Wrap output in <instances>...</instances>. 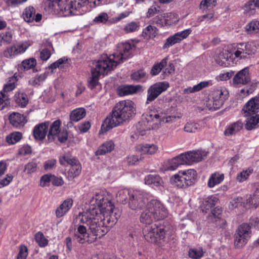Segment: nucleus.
<instances>
[{
	"label": "nucleus",
	"mask_w": 259,
	"mask_h": 259,
	"mask_svg": "<svg viewBox=\"0 0 259 259\" xmlns=\"http://www.w3.org/2000/svg\"><path fill=\"white\" fill-rule=\"evenodd\" d=\"M119 217L110 196L100 191L90 200L89 208L74 218V239L80 244L92 243L104 234V227H112Z\"/></svg>",
	"instance_id": "nucleus-1"
},
{
	"label": "nucleus",
	"mask_w": 259,
	"mask_h": 259,
	"mask_svg": "<svg viewBox=\"0 0 259 259\" xmlns=\"http://www.w3.org/2000/svg\"><path fill=\"white\" fill-rule=\"evenodd\" d=\"M132 46L128 42L118 44L116 52L108 56L104 54L96 61L91 70L92 76L89 81V87L93 90L99 84L101 75H105L114 70L118 64L130 57Z\"/></svg>",
	"instance_id": "nucleus-2"
},
{
	"label": "nucleus",
	"mask_w": 259,
	"mask_h": 259,
	"mask_svg": "<svg viewBox=\"0 0 259 259\" xmlns=\"http://www.w3.org/2000/svg\"><path fill=\"white\" fill-rule=\"evenodd\" d=\"M135 111L133 101L129 100L119 101L113 108L110 115L104 120L100 132L105 133L130 120L135 114Z\"/></svg>",
	"instance_id": "nucleus-3"
},
{
	"label": "nucleus",
	"mask_w": 259,
	"mask_h": 259,
	"mask_svg": "<svg viewBox=\"0 0 259 259\" xmlns=\"http://www.w3.org/2000/svg\"><path fill=\"white\" fill-rule=\"evenodd\" d=\"M168 210L165 206L157 199H151L147 202V221L162 220L167 217Z\"/></svg>",
	"instance_id": "nucleus-4"
},
{
	"label": "nucleus",
	"mask_w": 259,
	"mask_h": 259,
	"mask_svg": "<svg viewBox=\"0 0 259 259\" xmlns=\"http://www.w3.org/2000/svg\"><path fill=\"white\" fill-rule=\"evenodd\" d=\"M129 196V205L133 209L141 208L144 205L143 195L138 190L124 189L118 192V197L120 201L123 202Z\"/></svg>",
	"instance_id": "nucleus-5"
},
{
	"label": "nucleus",
	"mask_w": 259,
	"mask_h": 259,
	"mask_svg": "<svg viewBox=\"0 0 259 259\" xmlns=\"http://www.w3.org/2000/svg\"><path fill=\"white\" fill-rule=\"evenodd\" d=\"M60 164L64 165L66 163L70 165L66 172V176L69 181L72 180L78 176L81 172V166L78 160L70 155H64L59 159Z\"/></svg>",
	"instance_id": "nucleus-6"
},
{
	"label": "nucleus",
	"mask_w": 259,
	"mask_h": 259,
	"mask_svg": "<svg viewBox=\"0 0 259 259\" xmlns=\"http://www.w3.org/2000/svg\"><path fill=\"white\" fill-rule=\"evenodd\" d=\"M251 227L247 224H242L236 230L234 245L237 248L244 246L251 237Z\"/></svg>",
	"instance_id": "nucleus-7"
},
{
	"label": "nucleus",
	"mask_w": 259,
	"mask_h": 259,
	"mask_svg": "<svg viewBox=\"0 0 259 259\" xmlns=\"http://www.w3.org/2000/svg\"><path fill=\"white\" fill-rule=\"evenodd\" d=\"M228 96V91L225 88L219 87L214 89L209 95V99L213 102V109H220Z\"/></svg>",
	"instance_id": "nucleus-8"
},
{
	"label": "nucleus",
	"mask_w": 259,
	"mask_h": 259,
	"mask_svg": "<svg viewBox=\"0 0 259 259\" xmlns=\"http://www.w3.org/2000/svg\"><path fill=\"white\" fill-rule=\"evenodd\" d=\"M206 155L207 153L202 150L189 151L181 154L182 159L184 161V164L187 165H191L193 163L200 161Z\"/></svg>",
	"instance_id": "nucleus-9"
},
{
	"label": "nucleus",
	"mask_w": 259,
	"mask_h": 259,
	"mask_svg": "<svg viewBox=\"0 0 259 259\" xmlns=\"http://www.w3.org/2000/svg\"><path fill=\"white\" fill-rule=\"evenodd\" d=\"M169 87V83L167 81L158 82L153 84L148 90V95L147 100L148 101H154L160 94L165 92Z\"/></svg>",
	"instance_id": "nucleus-10"
},
{
	"label": "nucleus",
	"mask_w": 259,
	"mask_h": 259,
	"mask_svg": "<svg viewBox=\"0 0 259 259\" xmlns=\"http://www.w3.org/2000/svg\"><path fill=\"white\" fill-rule=\"evenodd\" d=\"M191 29H187L168 37L163 46V49L169 48L175 44L180 42L182 40L187 38L191 34Z\"/></svg>",
	"instance_id": "nucleus-11"
},
{
	"label": "nucleus",
	"mask_w": 259,
	"mask_h": 259,
	"mask_svg": "<svg viewBox=\"0 0 259 259\" xmlns=\"http://www.w3.org/2000/svg\"><path fill=\"white\" fill-rule=\"evenodd\" d=\"M259 111V97L251 98L245 103L242 109V112L245 117L257 114Z\"/></svg>",
	"instance_id": "nucleus-12"
},
{
	"label": "nucleus",
	"mask_w": 259,
	"mask_h": 259,
	"mask_svg": "<svg viewBox=\"0 0 259 259\" xmlns=\"http://www.w3.org/2000/svg\"><path fill=\"white\" fill-rule=\"evenodd\" d=\"M233 54L228 50H225L221 52L215 57L216 63L220 66L227 67L233 66Z\"/></svg>",
	"instance_id": "nucleus-13"
},
{
	"label": "nucleus",
	"mask_w": 259,
	"mask_h": 259,
	"mask_svg": "<svg viewBox=\"0 0 259 259\" xmlns=\"http://www.w3.org/2000/svg\"><path fill=\"white\" fill-rule=\"evenodd\" d=\"M250 81L249 69L246 67L241 70L234 76L232 79L234 86L240 87L247 84Z\"/></svg>",
	"instance_id": "nucleus-14"
},
{
	"label": "nucleus",
	"mask_w": 259,
	"mask_h": 259,
	"mask_svg": "<svg viewBox=\"0 0 259 259\" xmlns=\"http://www.w3.org/2000/svg\"><path fill=\"white\" fill-rule=\"evenodd\" d=\"M148 231V235L151 241L155 242L158 239H161L163 238L165 235L163 227H158L155 224H152L150 226H149Z\"/></svg>",
	"instance_id": "nucleus-15"
},
{
	"label": "nucleus",
	"mask_w": 259,
	"mask_h": 259,
	"mask_svg": "<svg viewBox=\"0 0 259 259\" xmlns=\"http://www.w3.org/2000/svg\"><path fill=\"white\" fill-rule=\"evenodd\" d=\"M22 17L24 20L27 22H31L33 21L37 22L40 21L42 18L41 14H36L35 9L32 6H29L26 7L23 11Z\"/></svg>",
	"instance_id": "nucleus-16"
},
{
	"label": "nucleus",
	"mask_w": 259,
	"mask_h": 259,
	"mask_svg": "<svg viewBox=\"0 0 259 259\" xmlns=\"http://www.w3.org/2000/svg\"><path fill=\"white\" fill-rule=\"evenodd\" d=\"M49 122H45L35 125L33 130V136L35 139L43 140L48 132Z\"/></svg>",
	"instance_id": "nucleus-17"
},
{
	"label": "nucleus",
	"mask_w": 259,
	"mask_h": 259,
	"mask_svg": "<svg viewBox=\"0 0 259 259\" xmlns=\"http://www.w3.org/2000/svg\"><path fill=\"white\" fill-rule=\"evenodd\" d=\"M222 212V210L221 208L219 207H215L211 210V214L207 217L208 220L214 222L217 226L221 228L224 227L226 225V221L220 217Z\"/></svg>",
	"instance_id": "nucleus-18"
},
{
	"label": "nucleus",
	"mask_w": 259,
	"mask_h": 259,
	"mask_svg": "<svg viewBox=\"0 0 259 259\" xmlns=\"http://www.w3.org/2000/svg\"><path fill=\"white\" fill-rule=\"evenodd\" d=\"M73 200L72 198H67L57 208L55 214L58 218L63 217L71 209L73 205Z\"/></svg>",
	"instance_id": "nucleus-19"
},
{
	"label": "nucleus",
	"mask_w": 259,
	"mask_h": 259,
	"mask_svg": "<svg viewBox=\"0 0 259 259\" xmlns=\"http://www.w3.org/2000/svg\"><path fill=\"white\" fill-rule=\"evenodd\" d=\"M141 87L139 85H124L120 86L117 90V93L120 96H125L136 93L140 90Z\"/></svg>",
	"instance_id": "nucleus-20"
},
{
	"label": "nucleus",
	"mask_w": 259,
	"mask_h": 259,
	"mask_svg": "<svg viewBox=\"0 0 259 259\" xmlns=\"http://www.w3.org/2000/svg\"><path fill=\"white\" fill-rule=\"evenodd\" d=\"M9 120L11 124L16 127L24 126L27 121L26 117L23 115L17 112L10 114Z\"/></svg>",
	"instance_id": "nucleus-21"
},
{
	"label": "nucleus",
	"mask_w": 259,
	"mask_h": 259,
	"mask_svg": "<svg viewBox=\"0 0 259 259\" xmlns=\"http://www.w3.org/2000/svg\"><path fill=\"white\" fill-rule=\"evenodd\" d=\"M243 127V123L241 120H237L228 125L224 134L226 136H231L238 133Z\"/></svg>",
	"instance_id": "nucleus-22"
},
{
	"label": "nucleus",
	"mask_w": 259,
	"mask_h": 259,
	"mask_svg": "<svg viewBox=\"0 0 259 259\" xmlns=\"http://www.w3.org/2000/svg\"><path fill=\"white\" fill-rule=\"evenodd\" d=\"M61 122L60 120L58 119L54 121L50 125H49L50 130L48 134V139L49 141H53L57 135L61 132Z\"/></svg>",
	"instance_id": "nucleus-23"
},
{
	"label": "nucleus",
	"mask_w": 259,
	"mask_h": 259,
	"mask_svg": "<svg viewBox=\"0 0 259 259\" xmlns=\"http://www.w3.org/2000/svg\"><path fill=\"white\" fill-rule=\"evenodd\" d=\"M180 174H182L184 178L187 187L194 184L197 176V172L194 169L180 170Z\"/></svg>",
	"instance_id": "nucleus-24"
},
{
	"label": "nucleus",
	"mask_w": 259,
	"mask_h": 259,
	"mask_svg": "<svg viewBox=\"0 0 259 259\" xmlns=\"http://www.w3.org/2000/svg\"><path fill=\"white\" fill-rule=\"evenodd\" d=\"M54 10L58 11L61 16H67L74 13L70 1H63Z\"/></svg>",
	"instance_id": "nucleus-25"
},
{
	"label": "nucleus",
	"mask_w": 259,
	"mask_h": 259,
	"mask_svg": "<svg viewBox=\"0 0 259 259\" xmlns=\"http://www.w3.org/2000/svg\"><path fill=\"white\" fill-rule=\"evenodd\" d=\"M182 156L180 155L175 157V158L169 160L165 165L164 169L165 170H175L180 165H184L183 163Z\"/></svg>",
	"instance_id": "nucleus-26"
},
{
	"label": "nucleus",
	"mask_w": 259,
	"mask_h": 259,
	"mask_svg": "<svg viewBox=\"0 0 259 259\" xmlns=\"http://www.w3.org/2000/svg\"><path fill=\"white\" fill-rule=\"evenodd\" d=\"M224 175L219 172L212 174L208 180L207 186L209 188H213L216 185L221 184L224 180Z\"/></svg>",
	"instance_id": "nucleus-27"
},
{
	"label": "nucleus",
	"mask_w": 259,
	"mask_h": 259,
	"mask_svg": "<svg viewBox=\"0 0 259 259\" xmlns=\"http://www.w3.org/2000/svg\"><path fill=\"white\" fill-rule=\"evenodd\" d=\"M211 85L212 83L210 80L201 81L193 87H190L185 89L183 90V94H189L197 92Z\"/></svg>",
	"instance_id": "nucleus-28"
},
{
	"label": "nucleus",
	"mask_w": 259,
	"mask_h": 259,
	"mask_svg": "<svg viewBox=\"0 0 259 259\" xmlns=\"http://www.w3.org/2000/svg\"><path fill=\"white\" fill-rule=\"evenodd\" d=\"M115 144L112 140L106 141L102 144L96 152V155H102L114 150Z\"/></svg>",
	"instance_id": "nucleus-29"
},
{
	"label": "nucleus",
	"mask_w": 259,
	"mask_h": 259,
	"mask_svg": "<svg viewBox=\"0 0 259 259\" xmlns=\"http://www.w3.org/2000/svg\"><path fill=\"white\" fill-rule=\"evenodd\" d=\"M218 199L217 197L211 196L206 198L203 201L201 210L204 213H207L217 203Z\"/></svg>",
	"instance_id": "nucleus-30"
},
{
	"label": "nucleus",
	"mask_w": 259,
	"mask_h": 259,
	"mask_svg": "<svg viewBox=\"0 0 259 259\" xmlns=\"http://www.w3.org/2000/svg\"><path fill=\"white\" fill-rule=\"evenodd\" d=\"M170 182L173 185L178 188L187 187L184 178L182 174H180V171L171 177Z\"/></svg>",
	"instance_id": "nucleus-31"
},
{
	"label": "nucleus",
	"mask_w": 259,
	"mask_h": 259,
	"mask_svg": "<svg viewBox=\"0 0 259 259\" xmlns=\"http://www.w3.org/2000/svg\"><path fill=\"white\" fill-rule=\"evenodd\" d=\"M85 109L83 108H78L73 110L70 113V119L71 121L77 122L85 117Z\"/></svg>",
	"instance_id": "nucleus-32"
},
{
	"label": "nucleus",
	"mask_w": 259,
	"mask_h": 259,
	"mask_svg": "<svg viewBox=\"0 0 259 259\" xmlns=\"http://www.w3.org/2000/svg\"><path fill=\"white\" fill-rule=\"evenodd\" d=\"M46 47V48L43 49L40 52V58L42 61L48 60L55 51L51 42L47 41Z\"/></svg>",
	"instance_id": "nucleus-33"
},
{
	"label": "nucleus",
	"mask_w": 259,
	"mask_h": 259,
	"mask_svg": "<svg viewBox=\"0 0 259 259\" xmlns=\"http://www.w3.org/2000/svg\"><path fill=\"white\" fill-rule=\"evenodd\" d=\"M161 115L155 107L151 106L149 108V111L147 114V121L150 122L152 121H156V124L158 123Z\"/></svg>",
	"instance_id": "nucleus-34"
},
{
	"label": "nucleus",
	"mask_w": 259,
	"mask_h": 259,
	"mask_svg": "<svg viewBox=\"0 0 259 259\" xmlns=\"http://www.w3.org/2000/svg\"><path fill=\"white\" fill-rule=\"evenodd\" d=\"M245 32L248 34H256L259 32V21L253 20L245 27Z\"/></svg>",
	"instance_id": "nucleus-35"
},
{
	"label": "nucleus",
	"mask_w": 259,
	"mask_h": 259,
	"mask_svg": "<svg viewBox=\"0 0 259 259\" xmlns=\"http://www.w3.org/2000/svg\"><path fill=\"white\" fill-rule=\"evenodd\" d=\"M245 200L241 197H237L233 199L230 202L229 206L230 209L233 210L240 207H247V203L245 202Z\"/></svg>",
	"instance_id": "nucleus-36"
},
{
	"label": "nucleus",
	"mask_w": 259,
	"mask_h": 259,
	"mask_svg": "<svg viewBox=\"0 0 259 259\" xmlns=\"http://www.w3.org/2000/svg\"><path fill=\"white\" fill-rule=\"evenodd\" d=\"M14 98L16 103L21 107H25L28 103L27 96L23 92H17Z\"/></svg>",
	"instance_id": "nucleus-37"
},
{
	"label": "nucleus",
	"mask_w": 259,
	"mask_h": 259,
	"mask_svg": "<svg viewBox=\"0 0 259 259\" xmlns=\"http://www.w3.org/2000/svg\"><path fill=\"white\" fill-rule=\"evenodd\" d=\"M246 120L245 128L247 130H251L256 128L259 123V114H255L250 116Z\"/></svg>",
	"instance_id": "nucleus-38"
},
{
	"label": "nucleus",
	"mask_w": 259,
	"mask_h": 259,
	"mask_svg": "<svg viewBox=\"0 0 259 259\" xmlns=\"http://www.w3.org/2000/svg\"><path fill=\"white\" fill-rule=\"evenodd\" d=\"M240 46L243 48V52L245 56V58L248 56L254 54L255 52V46L252 42H242L240 43Z\"/></svg>",
	"instance_id": "nucleus-39"
},
{
	"label": "nucleus",
	"mask_w": 259,
	"mask_h": 259,
	"mask_svg": "<svg viewBox=\"0 0 259 259\" xmlns=\"http://www.w3.org/2000/svg\"><path fill=\"white\" fill-rule=\"evenodd\" d=\"M240 46L243 48V52L245 56V58L248 56L254 54L255 52V46L252 42H242L240 43Z\"/></svg>",
	"instance_id": "nucleus-40"
},
{
	"label": "nucleus",
	"mask_w": 259,
	"mask_h": 259,
	"mask_svg": "<svg viewBox=\"0 0 259 259\" xmlns=\"http://www.w3.org/2000/svg\"><path fill=\"white\" fill-rule=\"evenodd\" d=\"M240 46L243 48V52L245 56V58L248 56L254 54L255 52V46L252 42H242L240 43Z\"/></svg>",
	"instance_id": "nucleus-41"
},
{
	"label": "nucleus",
	"mask_w": 259,
	"mask_h": 259,
	"mask_svg": "<svg viewBox=\"0 0 259 259\" xmlns=\"http://www.w3.org/2000/svg\"><path fill=\"white\" fill-rule=\"evenodd\" d=\"M201 130L200 125L194 121L187 122L184 125V131L187 133H194Z\"/></svg>",
	"instance_id": "nucleus-42"
},
{
	"label": "nucleus",
	"mask_w": 259,
	"mask_h": 259,
	"mask_svg": "<svg viewBox=\"0 0 259 259\" xmlns=\"http://www.w3.org/2000/svg\"><path fill=\"white\" fill-rule=\"evenodd\" d=\"M167 60V59L165 58L163 59L160 62L155 64L152 67L150 71V74L152 76L157 75L161 71L162 69L166 65Z\"/></svg>",
	"instance_id": "nucleus-43"
},
{
	"label": "nucleus",
	"mask_w": 259,
	"mask_h": 259,
	"mask_svg": "<svg viewBox=\"0 0 259 259\" xmlns=\"http://www.w3.org/2000/svg\"><path fill=\"white\" fill-rule=\"evenodd\" d=\"M162 183V180L159 176L149 175L147 176V185H152V187H158Z\"/></svg>",
	"instance_id": "nucleus-44"
},
{
	"label": "nucleus",
	"mask_w": 259,
	"mask_h": 259,
	"mask_svg": "<svg viewBox=\"0 0 259 259\" xmlns=\"http://www.w3.org/2000/svg\"><path fill=\"white\" fill-rule=\"evenodd\" d=\"M48 73L44 72L39 75H36L29 80V83L32 85H39L47 78Z\"/></svg>",
	"instance_id": "nucleus-45"
},
{
	"label": "nucleus",
	"mask_w": 259,
	"mask_h": 259,
	"mask_svg": "<svg viewBox=\"0 0 259 259\" xmlns=\"http://www.w3.org/2000/svg\"><path fill=\"white\" fill-rule=\"evenodd\" d=\"M22 137V135L20 132H13L7 136L6 141L9 144H15L18 142Z\"/></svg>",
	"instance_id": "nucleus-46"
},
{
	"label": "nucleus",
	"mask_w": 259,
	"mask_h": 259,
	"mask_svg": "<svg viewBox=\"0 0 259 259\" xmlns=\"http://www.w3.org/2000/svg\"><path fill=\"white\" fill-rule=\"evenodd\" d=\"M252 172L253 169L251 167L243 170L237 174L236 176V180L240 183L243 182L248 178Z\"/></svg>",
	"instance_id": "nucleus-47"
},
{
	"label": "nucleus",
	"mask_w": 259,
	"mask_h": 259,
	"mask_svg": "<svg viewBox=\"0 0 259 259\" xmlns=\"http://www.w3.org/2000/svg\"><path fill=\"white\" fill-rule=\"evenodd\" d=\"M68 62V58L66 57L61 58L56 62L51 64L49 66V69H51L53 72L54 70L57 68H62L67 64Z\"/></svg>",
	"instance_id": "nucleus-48"
},
{
	"label": "nucleus",
	"mask_w": 259,
	"mask_h": 259,
	"mask_svg": "<svg viewBox=\"0 0 259 259\" xmlns=\"http://www.w3.org/2000/svg\"><path fill=\"white\" fill-rule=\"evenodd\" d=\"M13 39V35L10 31H5L0 34V46L10 44Z\"/></svg>",
	"instance_id": "nucleus-49"
},
{
	"label": "nucleus",
	"mask_w": 259,
	"mask_h": 259,
	"mask_svg": "<svg viewBox=\"0 0 259 259\" xmlns=\"http://www.w3.org/2000/svg\"><path fill=\"white\" fill-rule=\"evenodd\" d=\"M204 252L201 247L194 248L189 251V256L193 259H198L202 257Z\"/></svg>",
	"instance_id": "nucleus-50"
},
{
	"label": "nucleus",
	"mask_w": 259,
	"mask_h": 259,
	"mask_svg": "<svg viewBox=\"0 0 259 259\" xmlns=\"http://www.w3.org/2000/svg\"><path fill=\"white\" fill-rule=\"evenodd\" d=\"M35 240L39 246L41 247L46 246L48 244V240L46 239L42 233L37 232L35 235Z\"/></svg>",
	"instance_id": "nucleus-51"
},
{
	"label": "nucleus",
	"mask_w": 259,
	"mask_h": 259,
	"mask_svg": "<svg viewBox=\"0 0 259 259\" xmlns=\"http://www.w3.org/2000/svg\"><path fill=\"white\" fill-rule=\"evenodd\" d=\"M73 12L74 10L79 11L81 9L87 8V5L84 0H71L70 1Z\"/></svg>",
	"instance_id": "nucleus-52"
},
{
	"label": "nucleus",
	"mask_w": 259,
	"mask_h": 259,
	"mask_svg": "<svg viewBox=\"0 0 259 259\" xmlns=\"http://www.w3.org/2000/svg\"><path fill=\"white\" fill-rule=\"evenodd\" d=\"M139 23L131 22L126 24L123 28V30L127 33H132L137 31L139 29Z\"/></svg>",
	"instance_id": "nucleus-53"
},
{
	"label": "nucleus",
	"mask_w": 259,
	"mask_h": 259,
	"mask_svg": "<svg viewBox=\"0 0 259 259\" xmlns=\"http://www.w3.org/2000/svg\"><path fill=\"white\" fill-rule=\"evenodd\" d=\"M15 46L7 48L3 52V56L7 58H13L17 56Z\"/></svg>",
	"instance_id": "nucleus-54"
},
{
	"label": "nucleus",
	"mask_w": 259,
	"mask_h": 259,
	"mask_svg": "<svg viewBox=\"0 0 259 259\" xmlns=\"http://www.w3.org/2000/svg\"><path fill=\"white\" fill-rule=\"evenodd\" d=\"M109 19V16L107 13L105 12H102L99 14L97 16H96L94 19V22L95 23H103L105 24L106 23Z\"/></svg>",
	"instance_id": "nucleus-55"
},
{
	"label": "nucleus",
	"mask_w": 259,
	"mask_h": 259,
	"mask_svg": "<svg viewBox=\"0 0 259 259\" xmlns=\"http://www.w3.org/2000/svg\"><path fill=\"white\" fill-rule=\"evenodd\" d=\"M36 64V60L34 58H30L25 60L22 62V66L26 70L33 68Z\"/></svg>",
	"instance_id": "nucleus-56"
},
{
	"label": "nucleus",
	"mask_w": 259,
	"mask_h": 259,
	"mask_svg": "<svg viewBox=\"0 0 259 259\" xmlns=\"http://www.w3.org/2000/svg\"><path fill=\"white\" fill-rule=\"evenodd\" d=\"M145 72L144 70L136 71L131 75V79L133 80L139 81L144 79Z\"/></svg>",
	"instance_id": "nucleus-57"
},
{
	"label": "nucleus",
	"mask_w": 259,
	"mask_h": 259,
	"mask_svg": "<svg viewBox=\"0 0 259 259\" xmlns=\"http://www.w3.org/2000/svg\"><path fill=\"white\" fill-rule=\"evenodd\" d=\"M28 255V249L24 245H21L19 247V252L17 259H26Z\"/></svg>",
	"instance_id": "nucleus-58"
},
{
	"label": "nucleus",
	"mask_w": 259,
	"mask_h": 259,
	"mask_svg": "<svg viewBox=\"0 0 259 259\" xmlns=\"http://www.w3.org/2000/svg\"><path fill=\"white\" fill-rule=\"evenodd\" d=\"M37 164L34 161H31L25 166L24 171H26L27 174H30L35 172L36 170Z\"/></svg>",
	"instance_id": "nucleus-59"
},
{
	"label": "nucleus",
	"mask_w": 259,
	"mask_h": 259,
	"mask_svg": "<svg viewBox=\"0 0 259 259\" xmlns=\"http://www.w3.org/2000/svg\"><path fill=\"white\" fill-rule=\"evenodd\" d=\"M235 51L234 53L235 56L236 58L240 59H245V56L243 52V48L240 46V43L236 44L234 46Z\"/></svg>",
	"instance_id": "nucleus-60"
},
{
	"label": "nucleus",
	"mask_w": 259,
	"mask_h": 259,
	"mask_svg": "<svg viewBox=\"0 0 259 259\" xmlns=\"http://www.w3.org/2000/svg\"><path fill=\"white\" fill-rule=\"evenodd\" d=\"M233 74L234 72L232 71L222 72L216 77V79L218 81H226L229 80Z\"/></svg>",
	"instance_id": "nucleus-61"
},
{
	"label": "nucleus",
	"mask_w": 259,
	"mask_h": 259,
	"mask_svg": "<svg viewBox=\"0 0 259 259\" xmlns=\"http://www.w3.org/2000/svg\"><path fill=\"white\" fill-rule=\"evenodd\" d=\"M8 103V96L4 93L3 91H1L0 92V107L1 109H3L6 106H7Z\"/></svg>",
	"instance_id": "nucleus-62"
},
{
	"label": "nucleus",
	"mask_w": 259,
	"mask_h": 259,
	"mask_svg": "<svg viewBox=\"0 0 259 259\" xmlns=\"http://www.w3.org/2000/svg\"><path fill=\"white\" fill-rule=\"evenodd\" d=\"M246 203H249L248 207H253L256 208L259 205V196H254L250 197L246 200Z\"/></svg>",
	"instance_id": "nucleus-63"
},
{
	"label": "nucleus",
	"mask_w": 259,
	"mask_h": 259,
	"mask_svg": "<svg viewBox=\"0 0 259 259\" xmlns=\"http://www.w3.org/2000/svg\"><path fill=\"white\" fill-rule=\"evenodd\" d=\"M137 133L141 136L146 134V123L144 121H140L136 125Z\"/></svg>",
	"instance_id": "nucleus-64"
}]
</instances>
